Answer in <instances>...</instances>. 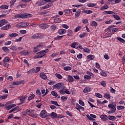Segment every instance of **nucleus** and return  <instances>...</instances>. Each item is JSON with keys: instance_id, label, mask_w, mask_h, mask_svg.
I'll return each mask as SVG.
<instances>
[{"instance_id": "obj_53", "label": "nucleus", "mask_w": 125, "mask_h": 125, "mask_svg": "<svg viewBox=\"0 0 125 125\" xmlns=\"http://www.w3.org/2000/svg\"><path fill=\"white\" fill-rule=\"evenodd\" d=\"M86 74L87 75H89V76H90V77H94V74L90 71H87Z\"/></svg>"}, {"instance_id": "obj_27", "label": "nucleus", "mask_w": 125, "mask_h": 125, "mask_svg": "<svg viewBox=\"0 0 125 125\" xmlns=\"http://www.w3.org/2000/svg\"><path fill=\"white\" fill-rule=\"evenodd\" d=\"M90 26H92L93 27H96L98 26V23L96 21H93L90 22Z\"/></svg>"}, {"instance_id": "obj_54", "label": "nucleus", "mask_w": 125, "mask_h": 125, "mask_svg": "<svg viewBox=\"0 0 125 125\" xmlns=\"http://www.w3.org/2000/svg\"><path fill=\"white\" fill-rule=\"evenodd\" d=\"M51 94L52 95H53V96H55V97H57L58 96V94H57V93L56 92H55V91H52L51 92Z\"/></svg>"}, {"instance_id": "obj_29", "label": "nucleus", "mask_w": 125, "mask_h": 125, "mask_svg": "<svg viewBox=\"0 0 125 125\" xmlns=\"http://www.w3.org/2000/svg\"><path fill=\"white\" fill-rule=\"evenodd\" d=\"M66 33H67V36L68 37H71V36H73V31L71 29H68Z\"/></svg>"}, {"instance_id": "obj_56", "label": "nucleus", "mask_w": 125, "mask_h": 125, "mask_svg": "<svg viewBox=\"0 0 125 125\" xmlns=\"http://www.w3.org/2000/svg\"><path fill=\"white\" fill-rule=\"evenodd\" d=\"M81 29H82V27L81 26H78L75 29L74 32L75 33H77V32H79V31H80Z\"/></svg>"}, {"instance_id": "obj_19", "label": "nucleus", "mask_w": 125, "mask_h": 125, "mask_svg": "<svg viewBox=\"0 0 125 125\" xmlns=\"http://www.w3.org/2000/svg\"><path fill=\"white\" fill-rule=\"evenodd\" d=\"M23 14V19H24L25 18H29L30 17H33V15L31 14Z\"/></svg>"}, {"instance_id": "obj_37", "label": "nucleus", "mask_w": 125, "mask_h": 125, "mask_svg": "<svg viewBox=\"0 0 125 125\" xmlns=\"http://www.w3.org/2000/svg\"><path fill=\"white\" fill-rule=\"evenodd\" d=\"M100 76H102V77H107V73L106 72L103 71V70H101L100 73Z\"/></svg>"}, {"instance_id": "obj_26", "label": "nucleus", "mask_w": 125, "mask_h": 125, "mask_svg": "<svg viewBox=\"0 0 125 125\" xmlns=\"http://www.w3.org/2000/svg\"><path fill=\"white\" fill-rule=\"evenodd\" d=\"M90 89H91V88L86 87L83 90V92H84V93H87L88 92H90Z\"/></svg>"}, {"instance_id": "obj_50", "label": "nucleus", "mask_w": 125, "mask_h": 125, "mask_svg": "<svg viewBox=\"0 0 125 125\" xmlns=\"http://www.w3.org/2000/svg\"><path fill=\"white\" fill-rule=\"evenodd\" d=\"M28 74H34V73H35V68H32L29 71L27 72Z\"/></svg>"}, {"instance_id": "obj_47", "label": "nucleus", "mask_w": 125, "mask_h": 125, "mask_svg": "<svg viewBox=\"0 0 125 125\" xmlns=\"http://www.w3.org/2000/svg\"><path fill=\"white\" fill-rule=\"evenodd\" d=\"M108 120H110V121H115L116 120V117L109 115L108 116Z\"/></svg>"}, {"instance_id": "obj_59", "label": "nucleus", "mask_w": 125, "mask_h": 125, "mask_svg": "<svg viewBox=\"0 0 125 125\" xmlns=\"http://www.w3.org/2000/svg\"><path fill=\"white\" fill-rule=\"evenodd\" d=\"M79 103L81 106H84V102L82 100H79Z\"/></svg>"}, {"instance_id": "obj_60", "label": "nucleus", "mask_w": 125, "mask_h": 125, "mask_svg": "<svg viewBox=\"0 0 125 125\" xmlns=\"http://www.w3.org/2000/svg\"><path fill=\"white\" fill-rule=\"evenodd\" d=\"M10 60V58L8 57H5L3 60V62H8Z\"/></svg>"}, {"instance_id": "obj_5", "label": "nucleus", "mask_w": 125, "mask_h": 125, "mask_svg": "<svg viewBox=\"0 0 125 125\" xmlns=\"http://www.w3.org/2000/svg\"><path fill=\"white\" fill-rule=\"evenodd\" d=\"M108 107L110 110L116 111V110H117L116 108V107H117V103L114 102L112 104H110L108 105Z\"/></svg>"}, {"instance_id": "obj_31", "label": "nucleus", "mask_w": 125, "mask_h": 125, "mask_svg": "<svg viewBox=\"0 0 125 125\" xmlns=\"http://www.w3.org/2000/svg\"><path fill=\"white\" fill-rule=\"evenodd\" d=\"M18 34L16 33H13L9 35V37H10V38H15V37H18Z\"/></svg>"}, {"instance_id": "obj_21", "label": "nucleus", "mask_w": 125, "mask_h": 125, "mask_svg": "<svg viewBox=\"0 0 125 125\" xmlns=\"http://www.w3.org/2000/svg\"><path fill=\"white\" fill-rule=\"evenodd\" d=\"M19 27L24 28V27H27V26H28V23H25L24 22H22L19 24Z\"/></svg>"}, {"instance_id": "obj_45", "label": "nucleus", "mask_w": 125, "mask_h": 125, "mask_svg": "<svg viewBox=\"0 0 125 125\" xmlns=\"http://www.w3.org/2000/svg\"><path fill=\"white\" fill-rule=\"evenodd\" d=\"M117 109L119 111H121V110H124V109H125V106L122 105H118L117 106Z\"/></svg>"}, {"instance_id": "obj_44", "label": "nucleus", "mask_w": 125, "mask_h": 125, "mask_svg": "<svg viewBox=\"0 0 125 125\" xmlns=\"http://www.w3.org/2000/svg\"><path fill=\"white\" fill-rule=\"evenodd\" d=\"M1 9H8V6L7 5H2L0 6Z\"/></svg>"}, {"instance_id": "obj_57", "label": "nucleus", "mask_w": 125, "mask_h": 125, "mask_svg": "<svg viewBox=\"0 0 125 125\" xmlns=\"http://www.w3.org/2000/svg\"><path fill=\"white\" fill-rule=\"evenodd\" d=\"M119 28H112V35L113 34H115V33L118 32Z\"/></svg>"}, {"instance_id": "obj_40", "label": "nucleus", "mask_w": 125, "mask_h": 125, "mask_svg": "<svg viewBox=\"0 0 125 125\" xmlns=\"http://www.w3.org/2000/svg\"><path fill=\"white\" fill-rule=\"evenodd\" d=\"M83 78L85 81H87V80H91V76L89 75H84Z\"/></svg>"}, {"instance_id": "obj_41", "label": "nucleus", "mask_w": 125, "mask_h": 125, "mask_svg": "<svg viewBox=\"0 0 125 125\" xmlns=\"http://www.w3.org/2000/svg\"><path fill=\"white\" fill-rule=\"evenodd\" d=\"M2 50H3L4 52H6V53H8V52L9 51V49H8L7 47L5 46L2 47Z\"/></svg>"}, {"instance_id": "obj_25", "label": "nucleus", "mask_w": 125, "mask_h": 125, "mask_svg": "<svg viewBox=\"0 0 125 125\" xmlns=\"http://www.w3.org/2000/svg\"><path fill=\"white\" fill-rule=\"evenodd\" d=\"M14 18L16 19H17V18H21V19H23V14H17L15 15L14 16Z\"/></svg>"}, {"instance_id": "obj_18", "label": "nucleus", "mask_w": 125, "mask_h": 125, "mask_svg": "<svg viewBox=\"0 0 125 125\" xmlns=\"http://www.w3.org/2000/svg\"><path fill=\"white\" fill-rule=\"evenodd\" d=\"M52 5V3H49L48 4H46L45 5L42 7V9H47V8H49L50 6Z\"/></svg>"}, {"instance_id": "obj_3", "label": "nucleus", "mask_w": 125, "mask_h": 125, "mask_svg": "<svg viewBox=\"0 0 125 125\" xmlns=\"http://www.w3.org/2000/svg\"><path fill=\"white\" fill-rule=\"evenodd\" d=\"M116 27L115 25H111L108 27L107 28L105 29L104 32L107 33L108 35H112V28Z\"/></svg>"}, {"instance_id": "obj_10", "label": "nucleus", "mask_w": 125, "mask_h": 125, "mask_svg": "<svg viewBox=\"0 0 125 125\" xmlns=\"http://www.w3.org/2000/svg\"><path fill=\"white\" fill-rule=\"evenodd\" d=\"M64 11V15L66 16H71V15H72V11L70 10L69 9H65Z\"/></svg>"}, {"instance_id": "obj_34", "label": "nucleus", "mask_w": 125, "mask_h": 125, "mask_svg": "<svg viewBox=\"0 0 125 125\" xmlns=\"http://www.w3.org/2000/svg\"><path fill=\"white\" fill-rule=\"evenodd\" d=\"M76 45H79V43L77 42H73L72 43H71L70 46L72 48H76Z\"/></svg>"}, {"instance_id": "obj_14", "label": "nucleus", "mask_w": 125, "mask_h": 125, "mask_svg": "<svg viewBox=\"0 0 125 125\" xmlns=\"http://www.w3.org/2000/svg\"><path fill=\"white\" fill-rule=\"evenodd\" d=\"M48 51H49V50H48V49H46L45 50L38 52L37 54H39V55H43V54H45V53H47Z\"/></svg>"}, {"instance_id": "obj_55", "label": "nucleus", "mask_w": 125, "mask_h": 125, "mask_svg": "<svg viewBox=\"0 0 125 125\" xmlns=\"http://www.w3.org/2000/svg\"><path fill=\"white\" fill-rule=\"evenodd\" d=\"M84 13H86V14H91L92 13V11L90 10H86L84 11Z\"/></svg>"}, {"instance_id": "obj_46", "label": "nucleus", "mask_w": 125, "mask_h": 125, "mask_svg": "<svg viewBox=\"0 0 125 125\" xmlns=\"http://www.w3.org/2000/svg\"><path fill=\"white\" fill-rule=\"evenodd\" d=\"M18 108H19V106H16L15 107L13 108L12 109H11L9 111V113H12V112H15V111H16V110H17Z\"/></svg>"}, {"instance_id": "obj_28", "label": "nucleus", "mask_w": 125, "mask_h": 125, "mask_svg": "<svg viewBox=\"0 0 125 125\" xmlns=\"http://www.w3.org/2000/svg\"><path fill=\"white\" fill-rule=\"evenodd\" d=\"M42 46H43V45H42V44H39V45H37L36 47H34V51L38 52V51H39V47H42Z\"/></svg>"}, {"instance_id": "obj_51", "label": "nucleus", "mask_w": 125, "mask_h": 125, "mask_svg": "<svg viewBox=\"0 0 125 125\" xmlns=\"http://www.w3.org/2000/svg\"><path fill=\"white\" fill-rule=\"evenodd\" d=\"M63 69L64 70V71H71V70H72V67L70 66H65L63 68Z\"/></svg>"}, {"instance_id": "obj_9", "label": "nucleus", "mask_w": 125, "mask_h": 125, "mask_svg": "<svg viewBox=\"0 0 125 125\" xmlns=\"http://www.w3.org/2000/svg\"><path fill=\"white\" fill-rule=\"evenodd\" d=\"M7 104H8V103H7L5 105H4L5 108L6 109V110H10V109H11V108H13V107H15L16 106V104H10L8 106H7Z\"/></svg>"}, {"instance_id": "obj_23", "label": "nucleus", "mask_w": 125, "mask_h": 125, "mask_svg": "<svg viewBox=\"0 0 125 125\" xmlns=\"http://www.w3.org/2000/svg\"><path fill=\"white\" fill-rule=\"evenodd\" d=\"M35 94L32 93V94H30V96L28 98V101H31V100H33V99H35Z\"/></svg>"}, {"instance_id": "obj_63", "label": "nucleus", "mask_w": 125, "mask_h": 125, "mask_svg": "<svg viewBox=\"0 0 125 125\" xmlns=\"http://www.w3.org/2000/svg\"><path fill=\"white\" fill-rule=\"evenodd\" d=\"M41 71V67H36L35 69V73H39V72Z\"/></svg>"}, {"instance_id": "obj_62", "label": "nucleus", "mask_w": 125, "mask_h": 125, "mask_svg": "<svg viewBox=\"0 0 125 125\" xmlns=\"http://www.w3.org/2000/svg\"><path fill=\"white\" fill-rule=\"evenodd\" d=\"M51 31H55L56 30V25H53L51 27Z\"/></svg>"}, {"instance_id": "obj_6", "label": "nucleus", "mask_w": 125, "mask_h": 125, "mask_svg": "<svg viewBox=\"0 0 125 125\" xmlns=\"http://www.w3.org/2000/svg\"><path fill=\"white\" fill-rule=\"evenodd\" d=\"M41 118H42V119H44V118H46L47 117V112L45 110H42L39 115Z\"/></svg>"}, {"instance_id": "obj_52", "label": "nucleus", "mask_w": 125, "mask_h": 125, "mask_svg": "<svg viewBox=\"0 0 125 125\" xmlns=\"http://www.w3.org/2000/svg\"><path fill=\"white\" fill-rule=\"evenodd\" d=\"M51 103H52L53 105H55L56 106H58V107L60 106V105H59V104H58V103H57V102H56V101H51Z\"/></svg>"}, {"instance_id": "obj_36", "label": "nucleus", "mask_w": 125, "mask_h": 125, "mask_svg": "<svg viewBox=\"0 0 125 125\" xmlns=\"http://www.w3.org/2000/svg\"><path fill=\"white\" fill-rule=\"evenodd\" d=\"M103 13L104 14H115V13L112 11H105Z\"/></svg>"}, {"instance_id": "obj_4", "label": "nucleus", "mask_w": 125, "mask_h": 125, "mask_svg": "<svg viewBox=\"0 0 125 125\" xmlns=\"http://www.w3.org/2000/svg\"><path fill=\"white\" fill-rule=\"evenodd\" d=\"M50 1H51L50 0H41L39 2H37V3L39 6H41L46 4L47 2H50Z\"/></svg>"}, {"instance_id": "obj_49", "label": "nucleus", "mask_w": 125, "mask_h": 125, "mask_svg": "<svg viewBox=\"0 0 125 125\" xmlns=\"http://www.w3.org/2000/svg\"><path fill=\"white\" fill-rule=\"evenodd\" d=\"M113 18L115 19H116V20H117V21L121 20V18L118 15H113Z\"/></svg>"}, {"instance_id": "obj_24", "label": "nucleus", "mask_w": 125, "mask_h": 125, "mask_svg": "<svg viewBox=\"0 0 125 125\" xmlns=\"http://www.w3.org/2000/svg\"><path fill=\"white\" fill-rule=\"evenodd\" d=\"M24 83V81L15 82H13L12 84L13 85H19V84H21V83Z\"/></svg>"}, {"instance_id": "obj_33", "label": "nucleus", "mask_w": 125, "mask_h": 125, "mask_svg": "<svg viewBox=\"0 0 125 125\" xmlns=\"http://www.w3.org/2000/svg\"><path fill=\"white\" fill-rule=\"evenodd\" d=\"M51 117L52 119H56L57 118V113L55 112H52L51 113Z\"/></svg>"}, {"instance_id": "obj_30", "label": "nucleus", "mask_w": 125, "mask_h": 125, "mask_svg": "<svg viewBox=\"0 0 125 125\" xmlns=\"http://www.w3.org/2000/svg\"><path fill=\"white\" fill-rule=\"evenodd\" d=\"M104 97L106 99H111V95L109 93H105L104 94Z\"/></svg>"}, {"instance_id": "obj_16", "label": "nucleus", "mask_w": 125, "mask_h": 125, "mask_svg": "<svg viewBox=\"0 0 125 125\" xmlns=\"http://www.w3.org/2000/svg\"><path fill=\"white\" fill-rule=\"evenodd\" d=\"M67 80L69 83H73V82H75V79H74V78H73L71 75L67 76Z\"/></svg>"}, {"instance_id": "obj_61", "label": "nucleus", "mask_w": 125, "mask_h": 125, "mask_svg": "<svg viewBox=\"0 0 125 125\" xmlns=\"http://www.w3.org/2000/svg\"><path fill=\"white\" fill-rule=\"evenodd\" d=\"M65 113L67 115V116H69V117H73V114H72L71 112L69 111H66Z\"/></svg>"}, {"instance_id": "obj_20", "label": "nucleus", "mask_w": 125, "mask_h": 125, "mask_svg": "<svg viewBox=\"0 0 125 125\" xmlns=\"http://www.w3.org/2000/svg\"><path fill=\"white\" fill-rule=\"evenodd\" d=\"M40 77L41 79H42V80H47V76L44 74V73H40Z\"/></svg>"}, {"instance_id": "obj_58", "label": "nucleus", "mask_w": 125, "mask_h": 125, "mask_svg": "<svg viewBox=\"0 0 125 125\" xmlns=\"http://www.w3.org/2000/svg\"><path fill=\"white\" fill-rule=\"evenodd\" d=\"M54 21L56 23H60L61 22V19L60 18H56Z\"/></svg>"}, {"instance_id": "obj_48", "label": "nucleus", "mask_w": 125, "mask_h": 125, "mask_svg": "<svg viewBox=\"0 0 125 125\" xmlns=\"http://www.w3.org/2000/svg\"><path fill=\"white\" fill-rule=\"evenodd\" d=\"M56 77L59 79V80H62V75L59 73H56L55 74Z\"/></svg>"}, {"instance_id": "obj_43", "label": "nucleus", "mask_w": 125, "mask_h": 125, "mask_svg": "<svg viewBox=\"0 0 125 125\" xmlns=\"http://www.w3.org/2000/svg\"><path fill=\"white\" fill-rule=\"evenodd\" d=\"M8 96V95L7 94H6L3 96H0V100H3V99H6Z\"/></svg>"}, {"instance_id": "obj_42", "label": "nucleus", "mask_w": 125, "mask_h": 125, "mask_svg": "<svg viewBox=\"0 0 125 125\" xmlns=\"http://www.w3.org/2000/svg\"><path fill=\"white\" fill-rule=\"evenodd\" d=\"M81 15V10H79L75 13V18H78L80 17Z\"/></svg>"}, {"instance_id": "obj_64", "label": "nucleus", "mask_w": 125, "mask_h": 125, "mask_svg": "<svg viewBox=\"0 0 125 125\" xmlns=\"http://www.w3.org/2000/svg\"><path fill=\"white\" fill-rule=\"evenodd\" d=\"M21 54L22 55H27L28 54V52H26V51H22L21 52Z\"/></svg>"}, {"instance_id": "obj_7", "label": "nucleus", "mask_w": 125, "mask_h": 125, "mask_svg": "<svg viewBox=\"0 0 125 125\" xmlns=\"http://www.w3.org/2000/svg\"><path fill=\"white\" fill-rule=\"evenodd\" d=\"M42 33H36L31 37L32 39H42Z\"/></svg>"}, {"instance_id": "obj_2", "label": "nucleus", "mask_w": 125, "mask_h": 125, "mask_svg": "<svg viewBox=\"0 0 125 125\" xmlns=\"http://www.w3.org/2000/svg\"><path fill=\"white\" fill-rule=\"evenodd\" d=\"M53 88L57 89H64L65 86L63 83H59L53 86Z\"/></svg>"}, {"instance_id": "obj_8", "label": "nucleus", "mask_w": 125, "mask_h": 125, "mask_svg": "<svg viewBox=\"0 0 125 125\" xmlns=\"http://www.w3.org/2000/svg\"><path fill=\"white\" fill-rule=\"evenodd\" d=\"M39 28L42 30H45V29H47L49 25L46 23H42L39 25Z\"/></svg>"}, {"instance_id": "obj_39", "label": "nucleus", "mask_w": 125, "mask_h": 125, "mask_svg": "<svg viewBox=\"0 0 125 125\" xmlns=\"http://www.w3.org/2000/svg\"><path fill=\"white\" fill-rule=\"evenodd\" d=\"M87 6L88 7H94V6H96V4L93 3H88Z\"/></svg>"}, {"instance_id": "obj_13", "label": "nucleus", "mask_w": 125, "mask_h": 125, "mask_svg": "<svg viewBox=\"0 0 125 125\" xmlns=\"http://www.w3.org/2000/svg\"><path fill=\"white\" fill-rule=\"evenodd\" d=\"M10 27H11L10 23H8L5 26L2 27L1 28V30H3V31H6L8 30L10 28Z\"/></svg>"}, {"instance_id": "obj_35", "label": "nucleus", "mask_w": 125, "mask_h": 125, "mask_svg": "<svg viewBox=\"0 0 125 125\" xmlns=\"http://www.w3.org/2000/svg\"><path fill=\"white\" fill-rule=\"evenodd\" d=\"M108 8H109V6H108V5L105 4L104 6H102L101 7V10H104L105 9H108Z\"/></svg>"}, {"instance_id": "obj_22", "label": "nucleus", "mask_w": 125, "mask_h": 125, "mask_svg": "<svg viewBox=\"0 0 125 125\" xmlns=\"http://www.w3.org/2000/svg\"><path fill=\"white\" fill-rule=\"evenodd\" d=\"M107 115H102L100 116V118L103 121V122H106L107 121Z\"/></svg>"}, {"instance_id": "obj_12", "label": "nucleus", "mask_w": 125, "mask_h": 125, "mask_svg": "<svg viewBox=\"0 0 125 125\" xmlns=\"http://www.w3.org/2000/svg\"><path fill=\"white\" fill-rule=\"evenodd\" d=\"M75 108L79 112H81L80 110H82V111H84V107L81 106L80 104H76V107Z\"/></svg>"}, {"instance_id": "obj_11", "label": "nucleus", "mask_w": 125, "mask_h": 125, "mask_svg": "<svg viewBox=\"0 0 125 125\" xmlns=\"http://www.w3.org/2000/svg\"><path fill=\"white\" fill-rule=\"evenodd\" d=\"M59 35H65L67 33V30L65 29H60L58 31Z\"/></svg>"}, {"instance_id": "obj_17", "label": "nucleus", "mask_w": 125, "mask_h": 125, "mask_svg": "<svg viewBox=\"0 0 125 125\" xmlns=\"http://www.w3.org/2000/svg\"><path fill=\"white\" fill-rule=\"evenodd\" d=\"M95 58V56L93 55H89L87 56V61L89 62V61H91V60H93V59Z\"/></svg>"}, {"instance_id": "obj_1", "label": "nucleus", "mask_w": 125, "mask_h": 125, "mask_svg": "<svg viewBox=\"0 0 125 125\" xmlns=\"http://www.w3.org/2000/svg\"><path fill=\"white\" fill-rule=\"evenodd\" d=\"M34 112L35 111H34V110L32 109H26L22 113V116L23 117L29 116L32 118L36 119L38 117V114H37L36 113H34Z\"/></svg>"}, {"instance_id": "obj_32", "label": "nucleus", "mask_w": 125, "mask_h": 125, "mask_svg": "<svg viewBox=\"0 0 125 125\" xmlns=\"http://www.w3.org/2000/svg\"><path fill=\"white\" fill-rule=\"evenodd\" d=\"M83 51L86 53H90V50L86 47L83 48Z\"/></svg>"}, {"instance_id": "obj_15", "label": "nucleus", "mask_w": 125, "mask_h": 125, "mask_svg": "<svg viewBox=\"0 0 125 125\" xmlns=\"http://www.w3.org/2000/svg\"><path fill=\"white\" fill-rule=\"evenodd\" d=\"M7 24V21L5 19H2L0 21V27H2L3 25Z\"/></svg>"}, {"instance_id": "obj_38", "label": "nucleus", "mask_w": 125, "mask_h": 125, "mask_svg": "<svg viewBox=\"0 0 125 125\" xmlns=\"http://www.w3.org/2000/svg\"><path fill=\"white\" fill-rule=\"evenodd\" d=\"M116 39L117 40H118V41H119V42H120L122 43H125V41L123 38L121 37H117Z\"/></svg>"}]
</instances>
